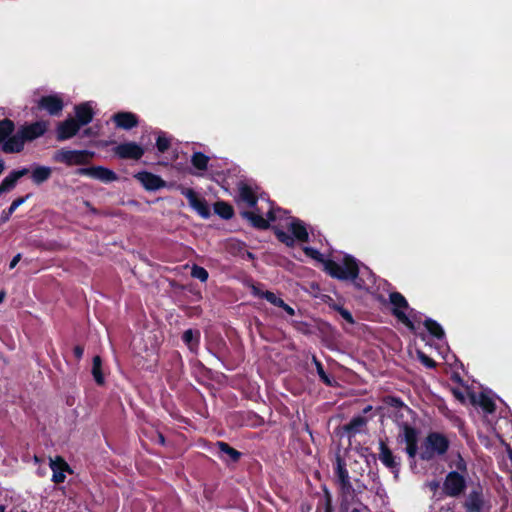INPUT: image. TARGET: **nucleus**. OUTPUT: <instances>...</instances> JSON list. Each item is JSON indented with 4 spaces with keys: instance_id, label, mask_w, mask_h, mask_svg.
<instances>
[{
    "instance_id": "1",
    "label": "nucleus",
    "mask_w": 512,
    "mask_h": 512,
    "mask_svg": "<svg viewBox=\"0 0 512 512\" xmlns=\"http://www.w3.org/2000/svg\"><path fill=\"white\" fill-rule=\"evenodd\" d=\"M303 250L308 257L321 262L324 265L325 271L334 278L340 280H352L357 288L365 290H368L374 283V277L370 274L369 271H367V281L362 277H359L360 271L356 260L349 255H345L342 263H338L331 259H325L323 254L312 247L306 246L303 248Z\"/></svg>"
},
{
    "instance_id": "2",
    "label": "nucleus",
    "mask_w": 512,
    "mask_h": 512,
    "mask_svg": "<svg viewBox=\"0 0 512 512\" xmlns=\"http://www.w3.org/2000/svg\"><path fill=\"white\" fill-rule=\"evenodd\" d=\"M261 205L258 202L251 210L242 211L240 214L247 219L253 227L258 229H267L271 222L284 219L287 211L278 207H274L273 203L264 197H260Z\"/></svg>"
},
{
    "instance_id": "3",
    "label": "nucleus",
    "mask_w": 512,
    "mask_h": 512,
    "mask_svg": "<svg viewBox=\"0 0 512 512\" xmlns=\"http://www.w3.org/2000/svg\"><path fill=\"white\" fill-rule=\"evenodd\" d=\"M47 128L48 123L46 121H36L31 124L23 125L2 145V150L5 153L21 152L25 142L33 141L41 137L45 134Z\"/></svg>"
},
{
    "instance_id": "4",
    "label": "nucleus",
    "mask_w": 512,
    "mask_h": 512,
    "mask_svg": "<svg viewBox=\"0 0 512 512\" xmlns=\"http://www.w3.org/2000/svg\"><path fill=\"white\" fill-rule=\"evenodd\" d=\"M284 218L286 220L285 227H287V229L291 232V235L275 227V234L281 242L285 243L287 246H293L295 240L301 242L308 240L309 234L307 228L301 220L292 217H286V215Z\"/></svg>"
},
{
    "instance_id": "5",
    "label": "nucleus",
    "mask_w": 512,
    "mask_h": 512,
    "mask_svg": "<svg viewBox=\"0 0 512 512\" xmlns=\"http://www.w3.org/2000/svg\"><path fill=\"white\" fill-rule=\"evenodd\" d=\"M450 445L449 439L439 432H431L422 444L420 457L423 460H431L437 456L444 455Z\"/></svg>"
},
{
    "instance_id": "6",
    "label": "nucleus",
    "mask_w": 512,
    "mask_h": 512,
    "mask_svg": "<svg viewBox=\"0 0 512 512\" xmlns=\"http://www.w3.org/2000/svg\"><path fill=\"white\" fill-rule=\"evenodd\" d=\"M93 156L94 152L88 150L60 149L55 152L53 159L67 166H74L88 164Z\"/></svg>"
},
{
    "instance_id": "7",
    "label": "nucleus",
    "mask_w": 512,
    "mask_h": 512,
    "mask_svg": "<svg viewBox=\"0 0 512 512\" xmlns=\"http://www.w3.org/2000/svg\"><path fill=\"white\" fill-rule=\"evenodd\" d=\"M398 427L397 441L406 444L405 451L407 455L414 459L418 452V431L407 423H401Z\"/></svg>"
},
{
    "instance_id": "8",
    "label": "nucleus",
    "mask_w": 512,
    "mask_h": 512,
    "mask_svg": "<svg viewBox=\"0 0 512 512\" xmlns=\"http://www.w3.org/2000/svg\"><path fill=\"white\" fill-rule=\"evenodd\" d=\"M334 473L336 476L337 483L340 487L342 496L347 500L349 497H353L356 490L350 482L348 470L346 468L345 461L340 457H336Z\"/></svg>"
},
{
    "instance_id": "9",
    "label": "nucleus",
    "mask_w": 512,
    "mask_h": 512,
    "mask_svg": "<svg viewBox=\"0 0 512 512\" xmlns=\"http://www.w3.org/2000/svg\"><path fill=\"white\" fill-rule=\"evenodd\" d=\"M379 460L384 466L391 470L397 479L400 472L401 459L393 454L384 441L379 442Z\"/></svg>"
},
{
    "instance_id": "10",
    "label": "nucleus",
    "mask_w": 512,
    "mask_h": 512,
    "mask_svg": "<svg viewBox=\"0 0 512 512\" xmlns=\"http://www.w3.org/2000/svg\"><path fill=\"white\" fill-rule=\"evenodd\" d=\"M76 173L81 176H88L104 183H110L118 179L117 174L103 166H93L87 168H79Z\"/></svg>"
},
{
    "instance_id": "11",
    "label": "nucleus",
    "mask_w": 512,
    "mask_h": 512,
    "mask_svg": "<svg viewBox=\"0 0 512 512\" xmlns=\"http://www.w3.org/2000/svg\"><path fill=\"white\" fill-rule=\"evenodd\" d=\"M390 303L393 306V314L399 321L409 327L411 330L414 329V325L409 317L406 315L405 310L408 308L406 299L398 292L390 294Z\"/></svg>"
},
{
    "instance_id": "12",
    "label": "nucleus",
    "mask_w": 512,
    "mask_h": 512,
    "mask_svg": "<svg viewBox=\"0 0 512 512\" xmlns=\"http://www.w3.org/2000/svg\"><path fill=\"white\" fill-rule=\"evenodd\" d=\"M182 195L188 200L189 205L197 211V213L203 217L208 218L210 216L209 207L204 199L198 197L196 192L191 188H182Z\"/></svg>"
},
{
    "instance_id": "13",
    "label": "nucleus",
    "mask_w": 512,
    "mask_h": 512,
    "mask_svg": "<svg viewBox=\"0 0 512 512\" xmlns=\"http://www.w3.org/2000/svg\"><path fill=\"white\" fill-rule=\"evenodd\" d=\"M114 152L122 159L138 160L143 156L144 149L135 142H125L117 145L114 148Z\"/></svg>"
},
{
    "instance_id": "14",
    "label": "nucleus",
    "mask_w": 512,
    "mask_h": 512,
    "mask_svg": "<svg viewBox=\"0 0 512 512\" xmlns=\"http://www.w3.org/2000/svg\"><path fill=\"white\" fill-rule=\"evenodd\" d=\"M465 488V479L457 472H450L445 479L443 490L449 496L459 495Z\"/></svg>"
},
{
    "instance_id": "15",
    "label": "nucleus",
    "mask_w": 512,
    "mask_h": 512,
    "mask_svg": "<svg viewBox=\"0 0 512 512\" xmlns=\"http://www.w3.org/2000/svg\"><path fill=\"white\" fill-rule=\"evenodd\" d=\"M38 107L46 110L50 115H59L64 108V103L60 95L53 94L41 97Z\"/></svg>"
},
{
    "instance_id": "16",
    "label": "nucleus",
    "mask_w": 512,
    "mask_h": 512,
    "mask_svg": "<svg viewBox=\"0 0 512 512\" xmlns=\"http://www.w3.org/2000/svg\"><path fill=\"white\" fill-rule=\"evenodd\" d=\"M49 466L52 470V481L54 483H63L66 479L65 472H71V469L67 462L60 456L50 458Z\"/></svg>"
},
{
    "instance_id": "17",
    "label": "nucleus",
    "mask_w": 512,
    "mask_h": 512,
    "mask_svg": "<svg viewBox=\"0 0 512 512\" xmlns=\"http://www.w3.org/2000/svg\"><path fill=\"white\" fill-rule=\"evenodd\" d=\"M80 128V124L74 118H68L58 125L57 139L59 141L70 139L78 133Z\"/></svg>"
},
{
    "instance_id": "18",
    "label": "nucleus",
    "mask_w": 512,
    "mask_h": 512,
    "mask_svg": "<svg viewBox=\"0 0 512 512\" xmlns=\"http://www.w3.org/2000/svg\"><path fill=\"white\" fill-rule=\"evenodd\" d=\"M135 178L149 191H156L165 186V181L161 177L150 172H139L135 175Z\"/></svg>"
},
{
    "instance_id": "19",
    "label": "nucleus",
    "mask_w": 512,
    "mask_h": 512,
    "mask_svg": "<svg viewBox=\"0 0 512 512\" xmlns=\"http://www.w3.org/2000/svg\"><path fill=\"white\" fill-rule=\"evenodd\" d=\"M74 110L76 116L75 120L81 127L89 124L94 117L93 103L90 101L76 105Z\"/></svg>"
},
{
    "instance_id": "20",
    "label": "nucleus",
    "mask_w": 512,
    "mask_h": 512,
    "mask_svg": "<svg viewBox=\"0 0 512 512\" xmlns=\"http://www.w3.org/2000/svg\"><path fill=\"white\" fill-rule=\"evenodd\" d=\"M112 120L116 127L130 130L138 125V118L132 112H118L113 115Z\"/></svg>"
},
{
    "instance_id": "21",
    "label": "nucleus",
    "mask_w": 512,
    "mask_h": 512,
    "mask_svg": "<svg viewBox=\"0 0 512 512\" xmlns=\"http://www.w3.org/2000/svg\"><path fill=\"white\" fill-rule=\"evenodd\" d=\"M29 173V169L28 168H22V169H19V170H14L12 172H10L3 180L2 182L0 183V196L3 194V193H6V192H9L11 191L12 189H14V187L16 186L17 184V181L25 176L26 174Z\"/></svg>"
},
{
    "instance_id": "22",
    "label": "nucleus",
    "mask_w": 512,
    "mask_h": 512,
    "mask_svg": "<svg viewBox=\"0 0 512 512\" xmlns=\"http://www.w3.org/2000/svg\"><path fill=\"white\" fill-rule=\"evenodd\" d=\"M474 404L479 405L486 413H493L495 410V401L490 392H480L478 395L472 396Z\"/></svg>"
},
{
    "instance_id": "23",
    "label": "nucleus",
    "mask_w": 512,
    "mask_h": 512,
    "mask_svg": "<svg viewBox=\"0 0 512 512\" xmlns=\"http://www.w3.org/2000/svg\"><path fill=\"white\" fill-rule=\"evenodd\" d=\"M259 199L251 186L245 183L239 184V201L245 203L248 207H254Z\"/></svg>"
},
{
    "instance_id": "24",
    "label": "nucleus",
    "mask_w": 512,
    "mask_h": 512,
    "mask_svg": "<svg viewBox=\"0 0 512 512\" xmlns=\"http://www.w3.org/2000/svg\"><path fill=\"white\" fill-rule=\"evenodd\" d=\"M52 174V169L48 166L34 165L31 171V179L36 185L47 181Z\"/></svg>"
},
{
    "instance_id": "25",
    "label": "nucleus",
    "mask_w": 512,
    "mask_h": 512,
    "mask_svg": "<svg viewBox=\"0 0 512 512\" xmlns=\"http://www.w3.org/2000/svg\"><path fill=\"white\" fill-rule=\"evenodd\" d=\"M14 123L13 121L9 119H3L0 121V142L3 144L13 135L12 132L14 131Z\"/></svg>"
},
{
    "instance_id": "26",
    "label": "nucleus",
    "mask_w": 512,
    "mask_h": 512,
    "mask_svg": "<svg viewBox=\"0 0 512 512\" xmlns=\"http://www.w3.org/2000/svg\"><path fill=\"white\" fill-rule=\"evenodd\" d=\"M200 333L198 331L188 329L183 333L182 339L190 350L197 348L199 343Z\"/></svg>"
},
{
    "instance_id": "27",
    "label": "nucleus",
    "mask_w": 512,
    "mask_h": 512,
    "mask_svg": "<svg viewBox=\"0 0 512 512\" xmlns=\"http://www.w3.org/2000/svg\"><path fill=\"white\" fill-rule=\"evenodd\" d=\"M424 325L428 332L437 339H443L445 336L444 330L439 323L428 318L425 320Z\"/></svg>"
},
{
    "instance_id": "28",
    "label": "nucleus",
    "mask_w": 512,
    "mask_h": 512,
    "mask_svg": "<svg viewBox=\"0 0 512 512\" xmlns=\"http://www.w3.org/2000/svg\"><path fill=\"white\" fill-rule=\"evenodd\" d=\"M217 446L219 448V451L221 454L227 455L232 462H237L240 457L241 453L237 451L236 449L232 448L225 442H218Z\"/></svg>"
},
{
    "instance_id": "29",
    "label": "nucleus",
    "mask_w": 512,
    "mask_h": 512,
    "mask_svg": "<svg viewBox=\"0 0 512 512\" xmlns=\"http://www.w3.org/2000/svg\"><path fill=\"white\" fill-rule=\"evenodd\" d=\"M209 157L201 152H195L191 157L192 165L200 170L205 171L207 169Z\"/></svg>"
},
{
    "instance_id": "30",
    "label": "nucleus",
    "mask_w": 512,
    "mask_h": 512,
    "mask_svg": "<svg viewBox=\"0 0 512 512\" xmlns=\"http://www.w3.org/2000/svg\"><path fill=\"white\" fill-rule=\"evenodd\" d=\"M29 196H25V197H20V198H17L15 199L10 207L7 209V210H4L1 214V217H0V221L2 223H5L9 220L10 216L14 213V211L20 206L22 205L28 198Z\"/></svg>"
},
{
    "instance_id": "31",
    "label": "nucleus",
    "mask_w": 512,
    "mask_h": 512,
    "mask_svg": "<svg viewBox=\"0 0 512 512\" xmlns=\"http://www.w3.org/2000/svg\"><path fill=\"white\" fill-rule=\"evenodd\" d=\"M215 212L223 219H231L234 215L232 206L225 202H217L214 206Z\"/></svg>"
},
{
    "instance_id": "32",
    "label": "nucleus",
    "mask_w": 512,
    "mask_h": 512,
    "mask_svg": "<svg viewBox=\"0 0 512 512\" xmlns=\"http://www.w3.org/2000/svg\"><path fill=\"white\" fill-rule=\"evenodd\" d=\"M101 366H102V360H101L100 356H95L93 358V364H92V375H93L96 383L99 385L104 384V376L101 371Z\"/></svg>"
},
{
    "instance_id": "33",
    "label": "nucleus",
    "mask_w": 512,
    "mask_h": 512,
    "mask_svg": "<svg viewBox=\"0 0 512 512\" xmlns=\"http://www.w3.org/2000/svg\"><path fill=\"white\" fill-rule=\"evenodd\" d=\"M191 276L200 280L201 282H206L209 275L205 268L198 265H193L191 269Z\"/></svg>"
},
{
    "instance_id": "34",
    "label": "nucleus",
    "mask_w": 512,
    "mask_h": 512,
    "mask_svg": "<svg viewBox=\"0 0 512 512\" xmlns=\"http://www.w3.org/2000/svg\"><path fill=\"white\" fill-rule=\"evenodd\" d=\"M156 147L161 153L167 151L170 147V139L164 133H160L156 140Z\"/></svg>"
},
{
    "instance_id": "35",
    "label": "nucleus",
    "mask_w": 512,
    "mask_h": 512,
    "mask_svg": "<svg viewBox=\"0 0 512 512\" xmlns=\"http://www.w3.org/2000/svg\"><path fill=\"white\" fill-rule=\"evenodd\" d=\"M366 424V420L361 417H354L351 419L350 423L347 426V429L353 432H359L362 427Z\"/></svg>"
},
{
    "instance_id": "36",
    "label": "nucleus",
    "mask_w": 512,
    "mask_h": 512,
    "mask_svg": "<svg viewBox=\"0 0 512 512\" xmlns=\"http://www.w3.org/2000/svg\"><path fill=\"white\" fill-rule=\"evenodd\" d=\"M263 298L274 306L280 307L284 305V301L273 292L265 291V293L263 294Z\"/></svg>"
},
{
    "instance_id": "37",
    "label": "nucleus",
    "mask_w": 512,
    "mask_h": 512,
    "mask_svg": "<svg viewBox=\"0 0 512 512\" xmlns=\"http://www.w3.org/2000/svg\"><path fill=\"white\" fill-rule=\"evenodd\" d=\"M313 362L315 363V366H316V369H317V373H318V375H319L320 379H321L324 383H326V384L330 385V384H331V380H330V378L328 377V375L325 373L324 368H323V366H322L321 362H320V361H318V360L316 359V357H313Z\"/></svg>"
},
{
    "instance_id": "38",
    "label": "nucleus",
    "mask_w": 512,
    "mask_h": 512,
    "mask_svg": "<svg viewBox=\"0 0 512 512\" xmlns=\"http://www.w3.org/2000/svg\"><path fill=\"white\" fill-rule=\"evenodd\" d=\"M334 308H335L336 311L339 312V314L342 316V318L344 320H346L350 324L354 323V319L352 317V314L347 309H345V308H343L341 306H335Z\"/></svg>"
},
{
    "instance_id": "39",
    "label": "nucleus",
    "mask_w": 512,
    "mask_h": 512,
    "mask_svg": "<svg viewBox=\"0 0 512 512\" xmlns=\"http://www.w3.org/2000/svg\"><path fill=\"white\" fill-rule=\"evenodd\" d=\"M418 358L422 364H424L428 368H433L435 366V362L425 355L423 352H418Z\"/></svg>"
},
{
    "instance_id": "40",
    "label": "nucleus",
    "mask_w": 512,
    "mask_h": 512,
    "mask_svg": "<svg viewBox=\"0 0 512 512\" xmlns=\"http://www.w3.org/2000/svg\"><path fill=\"white\" fill-rule=\"evenodd\" d=\"M251 293L256 296V297H260V298H263V294L265 293V291H262L261 289H259L257 286L255 285H252L251 286Z\"/></svg>"
},
{
    "instance_id": "41",
    "label": "nucleus",
    "mask_w": 512,
    "mask_h": 512,
    "mask_svg": "<svg viewBox=\"0 0 512 512\" xmlns=\"http://www.w3.org/2000/svg\"><path fill=\"white\" fill-rule=\"evenodd\" d=\"M73 352L77 359H81L84 354V349L81 346H76L74 347Z\"/></svg>"
},
{
    "instance_id": "42",
    "label": "nucleus",
    "mask_w": 512,
    "mask_h": 512,
    "mask_svg": "<svg viewBox=\"0 0 512 512\" xmlns=\"http://www.w3.org/2000/svg\"><path fill=\"white\" fill-rule=\"evenodd\" d=\"M280 308H282L290 316L295 315V310L291 306L286 304L285 302H284V305L280 306Z\"/></svg>"
},
{
    "instance_id": "43",
    "label": "nucleus",
    "mask_w": 512,
    "mask_h": 512,
    "mask_svg": "<svg viewBox=\"0 0 512 512\" xmlns=\"http://www.w3.org/2000/svg\"><path fill=\"white\" fill-rule=\"evenodd\" d=\"M426 485H427V487H429V489H430L431 491H434V492H436V491H437V489H438V488H439V486H440V484H439V482H438V481H431V482H428Z\"/></svg>"
},
{
    "instance_id": "44",
    "label": "nucleus",
    "mask_w": 512,
    "mask_h": 512,
    "mask_svg": "<svg viewBox=\"0 0 512 512\" xmlns=\"http://www.w3.org/2000/svg\"><path fill=\"white\" fill-rule=\"evenodd\" d=\"M20 258H21V255H20V254L15 255V256L12 258V260H11V262H10V264H9V268H10V269H13V268L18 264V262L20 261Z\"/></svg>"
},
{
    "instance_id": "45",
    "label": "nucleus",
    "mask_w": 512,
    "mask_h": 512,
    "mask_svg": "<svg viewBox=\"0 0 512 512\" xmlns=\"http://www.w3.org/2000/svg\"><path fill=\"white\" fill-rule=\"evenodd\" d=\"M457 468L460 470H465L466 468L465 462L461 457H459Z\"/></svg>"
},
{
    "instance_id": "46",
    "label": "nucleus",
    "mask_w": 512,
    "mask_h": 512,
    "mask_svg": "<svg viewBox=\"0 0 512 512\" xmlns=\"http://www.w3.org/2000/svg\"><path fill=\"white\" fill-rule=\"evenodd\" d=\"M351 512H369V509L366 506H362L359 508H353Z\"/></svg>"
},
{
    "instance_id": "47",
    "label": "nucleus",
    "mask_w": 512,
    "mask_h": 512,
    "mask_svg": "<svg viewBox=\"0 0 512 512\" xmlns=\"http://www.w3.org/2000/svg\"><path fill=\"white\" fill-rule=\"evenodd\" d=\"M5 169V163L3 160L0 159V174L4 171Z\"/></svg>"
},
{
    "instance_id": "48",
    "label": "nucleus",
    "mask_w": 512,
    "mask_h": 512,
    "mask_svg": "<svg viewBox=\"0 0 512 512\" xmlns=\"http://www.w3.org/2000/svg\"><path fill=\"white\" fill-rule=\"evenodd\" d=\"M357 487L359 489V492H361V490L365 488L363 484H358Z\"/></svg>"
},
{
    "instance_id": "49",
    "label": "nucleus",
    "mask_w": 512,
    "mask_h": 512,
    "mask_svg": "<svg viewBox=\"0 0 512 512\" xmlns=\"http://www.w3.org/2000/svg\"><path fill=\"white\" fill-rule=\"evenodd\" d=\"M6 507L4 505H0V512H5Z\"/></svg>"
},
{
    "instance_id": "50",
    "label": "nucleus",
    "mask_w": 512,
    "mask_h": 512,
    "mask_svg": "<svg viewBox=\"0 0 512 512\" xmlns=\"http://www.w3.org/2000/svg\"><path fill=\"white\" fill-rule=\"evenodd\" d=\"M3 298H4V292H1L0 293V303L2 302Z\"/></svg>"
},
{
    "instance_id": "51",
    "label": "nucleus",
    "mask_w": 512,
    "mask_h": 512,
    "mask_svg": "<svg viewBox=\"0 0 512 512\" xmlns=\"http://www.w3.org/2000/svg\"><path fill=\"white\" fill-rule=\"evenodd\" d=\"M159 442L164 443V438H163V436H160Z\"/></svg>"
},
{
    "instance_id": "52",
    "label": "nucleus",
    "mask_w": 512,
    "mask_h": 512,
    "mask_svg": "<svg viewBox=\"0 0 512 512\" xmlns=\"http://www.w3.org/2000/svg\"><path fill=\"white\" fill-rule=\"evenodd\" d=\"M509 457H510V459L512 461V450L509 451Z\"/></svg>"
},
{
    "instance_id": "53",
    "label": "nucleus",
    "mask_w": 512,
    "mask_h": 512,
    "mask_svg": "<svg viewBox=\"0 0 512 512\" xmlns=\"http://www.w3.org/2000/svg\"><path fill=\"white\" fill-rule=\"evenodd\" d=\"M21 512H26L25 510L21 511Z\"/></svg>"
}]
</instances>
